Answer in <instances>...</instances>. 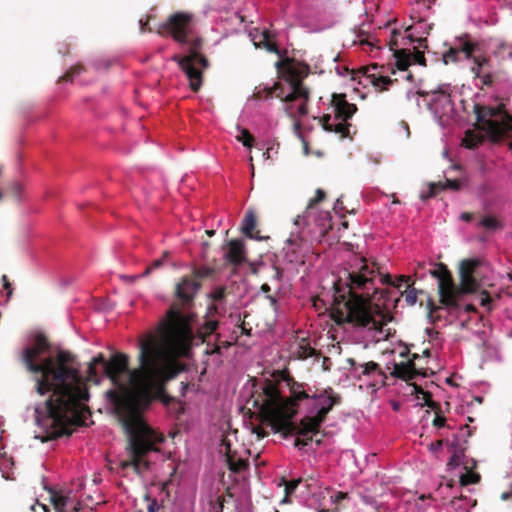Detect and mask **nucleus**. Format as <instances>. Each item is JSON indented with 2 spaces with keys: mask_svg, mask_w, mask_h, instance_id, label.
Listing matches in <instances>:
<instances>
[{
  "mask_svg": "<svg viewBox=\"0 0 512 512\" xmlns=\"http://www.w3.org/2000/svg\"><path fill=\"white\" fill-rule=\"evenodd\" d=\"M160 339L148 333L139 342V367L129 370V356L116 352L110 360L102 353L95 356L88 365L87 380L98 384L101 376L97 366L101 365L103 376L120 389L110 391L109 397L115 412L128 436L127 459L119 462L122 470L132 468L141 475L149 469L146 459L157 444L164 441L162 434L155 432L142 419V413L154 400L168 406L174 398L167 394L166 384L180 371L178 357H186L191 350L193 332L190 315L181 311L178 303L171 305L166 317L159 324Z\"/></svg>",
  "mask_w": 512,
  "mask_h": 512,
  "instance_id": "obj_1",
  "label": "nucleus"
},
{
  "mask_svg": "<svg viewBox=\"0 0 512 512\" xmlns=\"http://www.w3.org/2000/svg\"><path fill=\"white\" fill-rule=\"evenodd\" d=\"M49 349L47 337L38 334L33 345L25 348L21 356L26 369L35 375L37 393L44 395L53 392L43 412L35 409L37 423L45 433L43 442L70 436L72 424L78 420L83 402L89 399L88 387L72 353L60 350L56 356L37 362Z\"/></svg>",
  "mask_w": 512,
  "mask_h": 512,
  "instance_id": "obj_2",
  "label": "nucleus"
},
{
  "mask_svg": "<svg viewBox=\"0 0 512 512\" xmlns=\"http://www.w3.org/2000/svg\"><path fill=\"white\" fill-rule=\"evenodd\" d=\"M377 278L381 284L396 288L410 281V277L402 275L394 282L391 275L380 273L375 262L355 258L350 268L345 269L333 284L332 317L338 324L349 323L356 328L382 331L386 324L385 315L378 304L372 303L374 299L386 298L385 291L376 286Z\"/></svg>",
  "mask_w": 512,
  "mask_h": 512,
  "instance_id": "obj_3",
  "label": "nucleus"
},
{
  "mask_svg": "<svg viewBox=\"0 0 512 512\" xmlns=\"http://www.w3.org/2000/svg\"><path fill=\"white\" fill-rule=\"evenodd\" d=\"M195 17L189 12H175L167 20L158 25L156 33L160 36H171L174 41L188 45V53L184 56L174 55L175 61L189 80V87L198 92L203 83V71L209 67V61L201 53L203 39L193 37Z\"/></svg>",
  "mask_w": 512,
  "mask_h": 512,
  "instance_id": "obj_4",
  "label": "nucleus"
},
{
  "mask_svg": "<svg viewBox=\"0 0 512 512\" xmlns=\"http://www.w3.org/2000/svg\"><path fill=\"white\" fill-rule=\"evenodd\" d=\"M479 266L480 261L478 259L463 260L459 267L460 282L456 285L448 267L441 262L435 264V268L430 270L429 273L438 281L437 290L440 305L435 304L433 299L428 300L427 309L430 318L434 317V314L441 308L459 309L463 297L479 289V283L474 277V273Z\"/></svg>",
  "mask_w": 512,
  "mask_h": 512,
  "instance_id": "obj_5",
  "label": "nucleus"
},
{
  "mask_svg": "<svg viewBox=\"0 0 512 512\" xmlns=\"http://www.w3.org/2000/svg\"><path fill=\"white\" fill-rule=\"evenodd\" d=\"M310 389L284 397L281 395L277 384L266 380L262 387V393L253 400V405L260 409L264 416L271 422L275 432L288 435H298L300 423L296 424L291 419L297 414L298 402L311 399Z\"/></svg>",
  "mask_w": 512,
  "mask_h": 512,
  "instance_id": "obj_6",
  "label": "nucleus"
},
{
  "mask_svg": "<svg viewBox=\"0 0 512 512\" xmlns=\"http://www.w3.org/2000/svg\"><path fill=\"white\" fill-rule=\"evenodd\" d=\"M275 67L279 78L287 82L291 88V92L283 98L286 113L292 118H295L296 114L300 117L306 116L310 90L303 84V79L310 72L309 65L287 57L277 61Z\"/></svg>",
  "mask_w": 512,
  "mask_h": 512,
  "instance_id": "obj_7",
  "label": "nucleus"
},
{
  "mask_svg": "<svg viewBox=\"0 0 512 512\" xmlns=\"http://www.w3.org/2000/svg\"><path fill=\"white\" fill-rule=\"evenodd\" d=\"M311 399L315 400L314 409H317V412L314 416H305L300 420V430H298L300 436L318 433L329 412L342 400L341 396L335 393L331 387L314 391Z\"/></svg>",
  "mask_w": 512,
  "mask_h": 512,
  "instance_id": "obj_8",
  "label": "nucleus"
},
{
  "mask_svg": "<svg viewBox=\"0 0 512 512\" xmlns=\"http://www.w3.org/2000/svg\"><path fill=\"white\" fill-rule=\"evenodd\" d=\"M473 112L476 116V127L485 130L494 140H500L512 135V116L505 115L502 121L494 120L497 115L494 108L475 104Z\"/></svg>",
  "mask_w": 512,
  "mask_h": 512,
  "instance_id": "obj_9",
  "label": "nucleus"
},
{
  "mask_svg": "<svg viewBox=\"0 0 512 512\" xmlns=\"http://www.w3.org/2000/svg\"><path fill=\"white\" fill-rule=\"evenodd\" d=\"M218 327L219 321L210 319L205 320L197 330V337L206 344V354H221L222 348L228 349L232 345L229 341L221 340L220 334L216 333Z\"/></svg>",
  "mask_w": 512,
  "mask_h": 512,
  "instance_id": "obj_10",
  "label": "nucleus"
},
{
  "mask_svg": "<svg viewBox=\"0 0 512 512\" xmlns=\"http://www.w3.org/2000/svg\"><path fill=\"white\" fill-rule=\"evenodd\" d=\"M361 77L368 80L374 87L379 88V91L386 90L387 87L395 81L385 75L384 66L377 64L362 67L357 73H353L352 79L356 80Z\"/></svg>",
  "mask_w": 512,
  "mask_h": 512,
  "instance_id": "obj_11",
  "label": "nucleus"
},
{
  "mask_svg": "<svg viewBox=\"0 0 512 512\" xmlns=\"http://www.w3.org/2000/svg\"><path fill=\"white\" fill-rule=\"evenodd\" d=\"M479 49L478 43L471 42L468 39V36L465 35L458 39V43L449 48L445 53H443L442 58L444 64L456 63L460 60V54L463 53L465 59L470 60L472 58V54L475 53Z\"/></svg>",
  "mask_w": 512,
  "mask_h": 512,
  "instance_id": "obj_12",
  "label": "nucleus"
},
{
  "mask_svg": "<svg viewBox=\"0 0 512 512\" xmlns=\"http://www.w3.org/2000/svg\"><path fill=\"white\" fill-rule=\"evenodd\" d=\"M201 283L190 276H184L175 287V297L183 307L193 303Z\"/></svg>",
  "mask_w": 512,
  "mask_h": 512,
  "instance_id": "obj_13",
  "label": "nucleus"
},
{
  "mask_svg": "<svg viewBox=\"0 0 512 512\" xmlns=\"http://www.w3.org/2000/svg\"><path fill=\"white\" fill-rule=\"evenodd\" d=\"M349 362L352 366L353 371L359 372L358 377L360 379L362 376H365L368 378H372L376 383H379L381 385L386 384L388 376L381 369L378 363L374 361H369L366 363L357 364L353 359H350Z\"/></svg>",
  "mask_w": 512,
  "mask_h": 512,
  "instance_id": "obj_14",
  "label": "nucleus"
},
{
  "mask_svg": "<svg viewBox=\"0 0 512 512\" xmlns=\"http://www.w3.org/2000/svg\"><path fill=\"white\" fill-rule=\"evenodd\" d=\"M429 374L425 368H417L413 361H402L394 363L391 376L401 379L403 381H410L417 376L427 377Z\"/></svg>",
  "mask_w": 512,
  "mask_h": 512,
  "instance_id": "obj_15",
  "label": "nucleus"
},
{
  "mask_svg": "<svg viewBox=\"0 0 512 512\" xmlns=\"http://www.w3.org/2000/svg\"><path fill=\"white\" fill-rule=\"evenodd\" d=\"M395 65L401 71H406L412 63L426 66L424 53L415 50L413 53L408 49H399L394 51Z\"/></svg>",
  "mask_w": 512,
  "mask_h": 512,
  "instance_id": "obj_16",
  "label": "nucleus"
},
{
  "mask_svg": "<svg viewBox=\"0 0 512 512\" xmlns=\"http://www.w3.org/2000/svg\"><path fill=\"white\" fill-rule=\"evenodd\" d=\"M332 106L335 112L334 120L347 121L357 111L356 105L349 103L345 94H333Z\"/></svg>",
  "mask_w": 512,
  "mask_h": 512,
  "instance_id": "obj_17",
  "label": "nucleus"
},
{
  "mask_svg": "<svg viewBox=\"0 0 512 512\" xmlns=\"http://www.w3.org/2000/svg\"><path fill=\"white\" fill-rule=\"evenodd\" d=\"M430 109L439 117L449 116L454 111V104L451 96L445 91H437L433 93L430 103Z\"/></svg>",
  "mask_w": 512,
  "mask_h": 512,
  "instance_id": "obj_18",
  "label": "nucleus"
},
{
  "mask_svg": "<svg viewBox=\"0 0 512 512\" xmlns=\"http://www.w3.org/2000/svg\"><path fill=\"white\" fill-rule=\"evenodd\" d=\"M225 260L234 266H239L246 262L245 243L243 240L232 239L227 242Z\"/></svg>",
  "mask_w": 512,
  "mask_h": 512,
  "instance_id": "obj_19",
  "label": "nucleus"
},
{
  "mask_svg": "<svg viewBox=\"0 0 512 512\" xmlns=\"http://www.w3.org/2000/svg\"><path fill=\"white\" fill-rule=\"evenodd\" d=\"M251 39L256 48H263L268 52L275 53L281 56V51L275 42L271 41L272 35L269 30L265 29L260 31L255 29L254 32H250Z\"/></svg>",
  "mask_w": 512,
  "mask_h": 512,
  "instance_id": "obj_20",
  "label": "nucleus"
},
{
  "mask_svg": "<svg viewBox=\"0 0 512 512\" xmlns=\"http://www.w3.org/2000/svg\"><path fill=\"white\" fill-rule=\"evenodd\" d=\"M475 78L481 82V89L484 87H493L500 79V71L493 69V65L490 64L487 67L471 68Z\"/></svg>",
  "mask_w": 512,
  "mask_h": 512,
  "instance_id": "obj_21",
  "label": "nucleus"
},
{
  "mask_svg": "<svg viewBox=\"0 0 512 512\" xmlns=\"http://www.w3.org/2000/svg\"><path fill=\"white\" fill-rule=\"evenodd\" d=\"M461 185H462L461 181L457 180V179H454V180L447 179L445 182H436V183L432 182L429 184L428 192L422 193L420 195V198L425 201L429 198L436 196L440 191H443L445 189H451L453 191H458V190H460Z\"/></svg>",
  "mask_w": 512,
  "mask_h": 512,
  "instance_id": "obj_22",
  "label": "nucleus"
},
{
  "mask_svg": "<svg viewBox=\"0 0 512 512\" xmlns=\"http://www.w3.org/2000/svg\"><path fill=\"white\" fill-rule=\"evenodd\" d=\"M331 120L332 118L330 115L323 116L321 121L323 129L328 132L339 134L340 138L348 137L350 124H348L347 121L334 120L331 122Z\"/></svg>",
  "mask_w": 512,
  "mask_h": 512,
  "instance_id": "obj_23",
  "label": "nucleus"
},
{
  "mask_svg": "<svg viewBox=\"0 0 512 512\" xmlns=\"http://www.w3.org/2000/svg\"><path fill=\"white\" fill-rule=\"evenodd\" d=\"M226 451V461L229 469L232 472L240 473L248 468V461L242 457H238L236 452L231 450V446L229 443L225 444Z\"/></svg>",
  "mask_w": 512,
  "mask_h": 512,
  "instance_id": "obj_24",
  "label": "nucleus"
},
{
  "mask_svg": "<svg viewBox=\"0 0 512 512\" xmlns=\"http://www.w3.org/2000/svg\"><path fill=\"white\" fill-rule=\"evenodd\" d=\"M256 225H257L256 213L253 209L249 208L246 211L245 216L242 220L241 231L246 237L260 239V236H258L259 232L256 231V233H254Z\"/></svg>",
  "mask_w": 512,
  "mask_h": 512,
  "instance_id": "obj_25",
  "label": "nucleus"
},
{
  "mask_svg": "<svg viewBox=\"0 0 512 512\" xmlns=\"http://www.w3.org/2000/svg\"><path fill=\"white\" fill-rule=\"evenodd\" d=\"M52 503L55 512H78L79 507L74 501L63 495L55 494L52 496Z\"/></svg>",
  "mask_w": 512,
  "mask_h": 512,
  "instance_id": "obj_26",
  "label": "nucleus"
},
{
  "mask_svg": "<svg viewBox=\"0 0 512 512\" xmlns=\"http://www.w3.org/2000/svg\"><path fill=\"white\" fill-rule=\"evenodd\" d=\"M275 95L277 98L283 101L284 95V87L280 82H275L272 87H263L258 89L254 93V97L256 99H269Z\"/></svg>",
  "mask_w": 512,
  "mask_h": 512,
  "instance_id": "obj_27",
  "label": "nucleus"
},
{
  "mask_svg": "<svg viewBox=\"0 0 512 512\" xmlns=\"http://www.w3.org/2000/svg\"><path fill=\"white\" fill-rule=\"evenodd\" d=\"M296 357L301 360H305L309 357H312L316 354V350L311 347L309 341L307 339H301L298 344L297 350L294 352Z\"/></svg>",
  "mask_w": 512,
  "mask_h": 512,
  "instance_id": "obj_28",
  "label": "nucleus"
},
{
  "mask_svg": "<svg viewBox=\"0 0 512 512\" xmlns=\"http://www.w3.org/2000/svg\"><path fill=\"white\" fill-rule=\"evenodd\" d=\"M450 448L452 450V455L447 462V468L452 470L460 465L461 458L464 456L465 448L454 443L450 445Z\"/></svg>",
  "mask_w": 512,
  "mask_h": 512,
  "instance_id": "obj_29",
  "label": "nucleus"
},
{
  "mask_svg": "<svg viewBox=\"0 0 512 512\" xmlns=\"http://www.w3.org/2000/svg\"><path fill=\"white\" fill-rule=\"evenodd\" d=\"M484 141V136L475 131L468 130L463 138V145L468 149L477 148Z\"/></svg>",
  "mask_w": 512,
  "mask_h": 512,
  "instance_id": "obj_30",
  "label": "nucleus"
},
{
  "mask_svg": "<svg viewBox=\"0 0 512 512\" xmlns=\"http://www.w3.org/2000/svg\"><path fill=\"white\" fill-rule=\"evenodd\" d=\"M217 274V269L210 266H201L193 269V279L200 280L213 278Z\"/></svg>",
  "mask_w": 512,
  "mask_h": 512,
  "instance_id": "obj_31",
  "label": "nucleus"
},
{
  "mask_svg": "<svg viewBox=\"0 0 512 512\" xmlns=\"http://www.w3.org/2000/svg\"><path fill=\"white\" fill-rule=\"evenodd\" d=\"M478 225L484 227L489 231L503 229V224L501 223V221L497 217L492 215L482 217Z\"/></svg>",
  "mask_w": 512,
  "mask_h": 512,
  "instance_id": "obj_32",
  "label": "nucleus"
},
{
  "mask_svg": "<svg viewBox=\"0 0 512 512\" xmlns=\"http://www.w3.org/2000/svg\"><path fill=\"white\" fill-rule=\"evenodd\" d=\"M331 214L329 212H323L317 219V225L320 227V233L325 235L332 228Z\"/></svg>",
  "mask_w": 512,
  "mask_h": 512,
  "instance_id": "obj_33",
  "label": "nucleus"
},
{
  "mask_svg": "<svg viewBox=\"0 0 512 512\" xmlns=\"http://www.w3.org/2000/svg\"><path fill=\"white\" fill-rule=\"evenodd\" d=\"M285 382L287 383V386L290 391V395H294L297 392H300L301 390L306 389L307 384L301 383L296 381L293 377L287 376L285 377Z\"/></svg>",
  "mask_w": 512,
  "mask_h": 512,
  "instance_id": "obj_34",
  "label": "nucleus"
},
{
  "mask_svg": "<svg viewBox=\"0 0 512 512\" xmlns=\"http://www.w3.org/2000/svg\"><path fill=\"white\" fill-rule=\"evenodd\" d=\"M84 71V67L81 64H76L66 71V73L60 77L59 81H72L77 75H80Z\"/></svg>",
  "mask_w": 512,
  "mask_h": 512,
  "instance_id": "obj_35",
  "label": "nucleus"
},
{
  "mask_svg": "<svg viewBox=\"0 0 512 512\" xmlns=\"http://www.w3.org/2000/svg\"><path fill=\"white\" fill-rule=\"evenodd\" d=\"M413 284L414 282L409 283L407 285V289L401 293V295L405 297V301L407 302V304L410 306L414 305L417 302L418 291L412 287Z\"/></svg>",
  "mask_w": 512,
  "mask_h": 512,
  "instance_id": "obj_36",
  "label": "nucleus"
},
{
  "mask_svg": "<svg viewBox=\"0 0 512 512\" xmlns=\"http://www.w3.org/2000/svg\"><path fill=\"white\" fill-rule=\"evenodd\" d=\"M473 61V66L471 68H481V67H487L490 64H492L491 58L485 54L480 55H474L472 54V58H470Z\"/></svg>",
  "mask_w": 512,
  "mask_h": 512,
  "instance_id": "obj_37",
  "label": "nucleus"
},
{
  "mask_svg": "<svg viewBox=\"0 0 512 512\" xmlns=\"http://www.w3.org/2000/svg\"><path fill=\"white\" fill-rule=\"evenodd\" d=\"M481 477L478 473L475 472H467L460 476V484L462 486H467L470 484H477L480 481Z\"/></svg>",
  "mask_w": 512,
  "mask_h": 512,
  "instance_id": "obj_38",
  "label": "nucleus"
},
{
  "mask_svg": "<svg viewBox=\"0 0 512 512\" xmlns=\"http://www.w3.org/2000/svg\"><path fill=\"white\" fill-rule=\"evenodd\" d=\"M168 255H169V252H168V251H165V252L163 253L162 258L154 260V261H153V262H152V263H151V264H150V265L145 269V271H144L141 275L137 276V278H139V277H145V276H148V275H150V274H151V272H152L153 270H155V269H158V268L162 267L163 262H164V259H165Z\"/></svg>",
  "mask_w": 512,
  "mask_h": 512,
  "instance_id": "obj_39",
  "label": "nucleus"
},
{
  "mask_svg": "<svg viewBox=\"0 0 512 512\" xmlns=\"http://www.w3.org/2000/svg\"><path fill=\"white\" fill-rule=\"evenodd\" d=\"M285 484V498H288L299 486V484L302 482L301 478L298 479H292V480H285L282 479Z\"/></svg>",
  "mask_w": 512,
  "mask_h": 512,
  "instance_id": "obj_40",
  "label": "nucleus"
},
{
  "mask_svg": "<svg viewBox=\"0 0 512 512\" xmlns=\"http://www.w3.org/2000/svg\"><path fill=\"white\" fill-rule=\"evenodd\" d=\"M237 140L242 142V144L245 147L250 148L253 145L254 137L252 136V134L247 129H242L241 130V135L237 137Z\"/></svg>",
  "mask_w": 512,
  "mask_h": 512,
  "instance_id": "obj_41",
  "label": "nucleus"
},
{
  "mask_svg": "<svg viewBox=\"0 0 512 512\" xmlns=\"http://www.w3.org/2000/svg\"><path fill=\"white\" fill-rule=\"evenodd\" d=\"M326 198V193L324 190L318 188L315 192V197L310 199L307 205V210L312 209L315 205L322 202Z\"/></svg>",
  "mask_w": 512,
  "mask_h": 512,
  "instance_id": "obj_42",
  "label": "nucleus"
},
{
  "mask_svg": "<svg viewBox=\"0 0 512 512\" xmlns=\"http://www.w3.org/2000/svg\"><path fill=\"white\" fill-rule=\"evenodd\" d=\"M226 296V287L224 286H219V287H216L210 297L212 298L213 301L215 302H220L222 301Z\"/></svg>",
  "mask_w": 512,
  "mask_h": 512,
  "instance_id": "obj_43",
  "label": "nucleus"
},
{
  "mask_svg": "<svg viewBox=\"0 0 512 512\" xmlns=\"http://www.w3.org/2000/svg\"><path fill=\"white\" fill-rule=\"evenodd\" d=\"M8 191L15 197H19L22 191V184L19 181H13L8 188Z\"/></svg>",
  "mask_w": 512,
  "mask_h": 512,
  "instance_id": "obj_44",
  "label": "nucleus"
},
{
  "mask_svg": "<svg viewBox=\"0 0 512 512\" xmlns=\"http://www.w3.org/2000/svg\"><path fill=\"white\" fill-rule=\"evenodd\" d=\"M491 302H492V298L491 296L489 295V293L487 291H483L481 293V301H480V304L483 306V307H486L489 311L492 310V307H491Z\"/></svg>",
  "mask_w": 512,
  "mask_h": 512,
  "instance_id": "obj_45",
  "label": "nucleus"
},
{
  "mask_svg": "<svg viewBox=\"0 0 512 512\" xmlns=\"http://www.w3.org/2000/svg\"><path fill=\"white\" fill-rule=\"evenodd\" d=\"M308 210L303 215H297L294 219V224L298 227L307 225Z\"/></svg>",
  "mask_w": 512,
  "mask_h": 512,
  "instance_id": "obj_46",
  "label": "nucleus"
},
{
  "mask_svg": "<svg viewBox=\"0 0 512 512\" xmlns=\"http://www.w3.org/2000/svg\"><path fill=\"white\" fill-rule=\"evenodd\" d=\"M446 424V418L445 416L440 415L439 412H436V416L433 420V425L437 428H442Z\"/></svg>",
  "mask_w": 512,
  "mask_h": 512,
  "instance_id": "obj_47",
  "label": "nucleus"
},
{
  "mask_svg": "<svg viewBox=\"0 0 512 512\" xmlns=\"http://www.w3.org/2000/svg\"><path fill=\"white\" fill-rule=\"evenodd\" d=\"M303 437L304 438H302V439L301 438H296L295 443H294V445L296 447H299V448L305 447V446H307L312 441V437L311 436L307 437V435H305Z\"/></svg>",
  "mask_w": 512,
  "mask_h": 512,
  "instance_id": "obj_48",
  "label": "nucleus"
},
{
  "mask_svg": "<svg viewBox=\"0 0 512 512\" xmlns=\"http://www.w3.org/2000/svg\"><path fill=\"white\" fill-rule=\"evenodd\" d=\"M2 282H3V287L7 292V297L10 298L13 290H12V286H11V283L9 282L7 275H2Z\"/></svg>",
  "mask_w": 512,
  "mask_h": 512,
  "instance_id": "obj_49",
  "label": "nucleus"
},
{
  "mask_svg": "<svg viewBox=\"0 0 512 512\" xmlns=\"http://www.w3.org/2000/svg\"><path fill=\"white\" fill-rule=\"evenodd\" d=\"M2 282H3V287L7 292V297L10 298L13 290H12V286H11V283L9 282L7 275H2Z\"/></svg>",
  "mask_w": 512,
  "mask_h": 512,
  "instance_id": "obj_50",
  "label": "nucleus"
},
{
  "mask_svg": "<svg viewBox=\"0 0 512 512\" xmlns=\"http://www.w3.org/2000/svg\"><path fill=\"white\" fill-rule=\"evenodd\" d=\"M443 440H437L429 444L428 448L432 453L439 451L443 446Z\"/></svg>",
  "mask_w": 512,
  "mask_h": 512,
  "instance_id": "obj_51",
  "label": "nucleus"
},
{
  "mask_svg": "<svg viewBox=\"0 0 512 512\" xmlns=\"http://www.w3.org/2000/svg\"><path fill=\"white\" fill-rule=\"evenodd\" d=\"M150 18H151V16H147L146 21H143L142 19L139 21L141 32H145V31L151 32L152 31L151 28L148 26Z\"/></svg>",
  "mask_w": 512,
  "mask_h": 512,
  "instance_id": "obj_52",
  "label": "nucleus"
},
{
  "mask_svg": "<svg viewBox=\"0 0 512 512\" xmlns=\"http://www.w3.org/2000/svg\"><path fill=\"white\" fill-rule=\"evenodd\" d=\"M159 509V505L157 503V500L156 499H153L152 501H150V503L148 504V507H147V512H157Z\"/></svg>",
  "mask_w": 512,
  "mask_h": 512,
  "instance_id": "obj_53",
  "label": "nucleus"
},
{
  "mask_svg": "<svg viewBox=\"0 0 512 512\" xmlns=\"http://www.w3.org/2000/svg\"><path fill=\"white\" fill-rule=\"evenodd\" d=\"M348 497V494L345 493V492H338L335 497H334V501L336 503H339L340 501L346 499Z\"/></svg>",
  "mask_w": 512,
  "mask_h": 512,
  "instance_id": "obj_54",
  "label": "nucleus"
},
{
  "mask_svg": "<svg viewBox=\"0 0 512 512\" xmlns=\"http://www.w3.org/2000/svg\"><path fill=\"white\" fill-rule=\"evenodd\" d=\"M460 219L469 222L473 219V214L470 212H464L460 215Z\"/></svg>",
  "mask_w": 512,
  "mask_h": 512,
  "instance_id": "obj_55",
  "label": "nucleus"
},
{
  "mask_svg": "<svg viewBox=\"0 0 512 512\" xmlns=\"http://www.w3.org/2000/svg\"><path fill=\"white\" fill-rule=\"evenodd\" d=\"M427 407L435 410L436 412H438V410H440V406L437 402H435L434 400H431L430 402H427V404H425Z\"/></svg>",
  "mask_w": 512,
  "mask_h": 512,
  "instance_id": "obj_56",
  "label": "nucleus"
},
{
  "mask_svg": "<svg viewBox=\"0 0 512 512\" xmlns=\"http://www.w3.org/2000/svg\"><path fill=\"white\" fill-rule=\"evenodd\" d=\"M342 205H343V202L341 201V199H340V198H338V199L336 200L335 204H334L333 210H334L335 212H339L340 210H342V209H343V206H342Z\"/></svg>",
  "mask_w": 512,
  "mask_h": 512,
  "instance_id": "obj_57",
  "label": "nucleus"
},
{
  "mask_svg": "<svg viewBox=\"0 0 512 512\" xmlns=\"http://www.w3.org/2000/svg\"><path fill=\"white\" fill-rule=\"evenodd\" d=\"M413 388H414V393H415L417 396H418L419 394L424 395V393L426 392V391H424V389H423L421 386H419V385H417V384H413Z\"/></svg>",
  "mask_w": 512,
  "mask_h": 512,
  "instance_id": "obj_58",
  "label": "nucleus"
},
{
  "mask_svg": "<svg viewBox=\"0 0 512 512\" xmlns=\"http://www.w3.org/2000/svg\"><path fill=\"white\" fill-rule=\"evenodd\" d=\"M424 95H426V93L420 92V91H418V92L410 91V92L407 93L408 99H411L412 97H419V96H424Z\"/></svg>",
  "mask_w": 512,
  "mask_h": 512,
  "instance_id": "obj_59",
  "label": "nucleus"
},
{
  "mask_svg": "<svg viewBox=\"0 0 512 512\" xmlns=\"http://www.w3.org/2000/svg\"><path fill=\"white\" fill-rule=\"evenodd\" d=\"M254 432L258 435V438H263L266 436V433L261 427L254 428Z\"/></svg>",
  "mask_w": 512,
  "mask_h": 512,
  "instance_id": "obj_60",
  "label": "nucleus"
},
{
  "mask_svg": "<svg viewBox=\"0 0 512 512\" xmlns=\"http://www.w3.org/2000/svg\"><path fill=\"white\" fill-rule=\"evenodd\" d=\"M266 298L269 300L270 305L274 308H276L277 305V299L272 295H267Z\"/></svg>",
  "mask_w": 512,
  "mask_h": 512,
  "instance_id": "obj_61",
  "label": "nucleus"
},
{
  "mask_svg": "<svg viewBox=\"0 0 512 512\" xmlns=\"http://www.w3.org/2000/svg\"><path fill=\"white\" fill-rule=\"evenodd\" d=\"M424 405L427 404V402H430L432 399V394L430 392H425L423 395Z\"/></svg>",
  "mask_w": 512,
  "mask_h": 512,
  "instance_id": "obj_62",
  "label": "nucleus"
},
{
  "mask_svg": "<svg viewBox=\"0 0 512 512\" xmlns=\"http://www.w3.org/2000/svg\"><path fill=\"white\" fill-rule=\"evenodd\" d=\"M260 289L263 293H266L267 295H269L268 293L271 291V288L267 283L262 284Z\"/></svg>",
  "mask_w": 512,
  "mask_h": 512,
  "instance_id": "obj_63",
  "label": "nucleus"
},
{
  "mask_svg": "<svg viewBox=\"0 0 512 512\" xmlns=\"http://www.w3.org/2000/svg\"><path fill=\"white\" fill-rule=\"evenodd\" d=\"M409 354H410V350H409V348H408V347H405L404 351H402V352L400 353V356H401L402 358H406V357H408V356H409Z\"/></svg>",
  "mask_w": 512,
  "mask_h": 512,
  "instance_id": "obj_64",
  "label": "nucleus"
}]
</instances>
